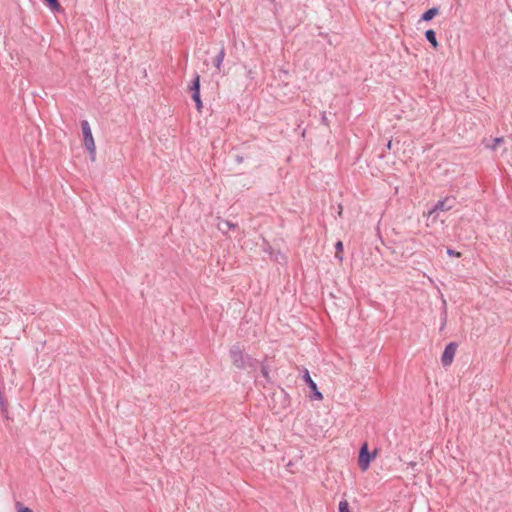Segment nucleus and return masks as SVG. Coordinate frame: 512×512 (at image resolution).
Masks as SVG:
<instances>
[{"label": "nucleus", "mask_w": 512, "mask_h": 512, "mask_svg": "<svg viewBox=\"0 0 512 512\" xmlns=\"http://www.w3.org/2000/svg\"><path fill=\"white\" fill-rule=\"evenodd\" d=\"M191 89L194 92H200V77H199V75H196V77H195V79L193 81V85H192Z\"/></svg>", "instance_id": "obj_14"}, {"label": "nucleus", "mask_w": 512, "mask_h": 512, "mask_svg": "<svg viewBox=\"0 0 512 512\" xmlns=\"http://www.w3.org/2000/svg\"><path fill=\"white\" fill-rule=\"evenodd\" d=\"M335 248H336V253H335V257L337 259H339V261H342L343 260V249H344V246H343V243L341 241H338L335 245Z\"/></svg>", "instance_id": "obj_8"}, {"label": "nucleus", "mask_w": 512, "mask_h": 512, "mask_svg": "<svg viewBox=\"0 0 512 512\" xmlns=\"http://www.w3.org/2000/svg\"><path fill=\"white\" fill-rule=\"evenodd\" d=\"M262 373H263L264 377L268 378V371L266 370V368L262 369Z\"/></svg>", "instance_id": "obj_19"}, {"label": "nucleus", "mask_w": 512, "mask_h": 512, "mask_svg": "<svg viewBox=\"0 0 512 512\" xmlns=\"http://www.w3.org/2000/svg\"><path fill=\"white\" fill-rule=\"evenodd\" d=\"M455 202L456 200L453 197H446L442 200H438L437 203L431 209L428 210V219L430 217H433V221L436 220V218L439 215V212L451 210L454 207Z\"/></svg>", "instance_id": "obj_2"}, {"label": "nucleus", "mask_w": 512, "mask_h": 512, "mask_svg": "<svg viewBox=\"0 0 512 512\" xmlns=\"http://www.w3.org/2000/svg\"><path fill=\"white\" fill-rule=\"evenodd\" d=\"M425 37L434 49L438 48L439 43L437 41L436 32L433 29H428L425 32Z\"/></svg>", "instance_id": "obj_7"}, {"label": "nucleus", "mask_w": 512, "mask_h": 512, "mask_svg": "<svg viewBox=\"0 0 512 512\" xmlns=\"http://www.w3.org/2000/svg\"><path fill=\"white\" fill-rule=\"evenodd\" d=\"M503 142V138L502 137H497V138H494L493 139V144L490 146L491 149L495 150L496 147Z\"/></svg>", "instance_id": "obj_16"}, {"label": "nucleus", "mask_w": 512, "mask_h": 512, "mask_svg": "<svg viewBox=\"0 0 512 512\" xmlns=\"http://www.w3.org/2000/svg\"><path fill=\"white\" fill-rule=\"evenodd\" d=\"M447 253H448L449 255H451V256H456V257H459V256L461 255L459 252H456V251H454V250H452V249H448V250H447Z\"/></svg>", "instance_id": "obj_17"}, {"label": "nucleus", "mask_w": 512, "mask_h": 512, "mask_svg": "<svg viewBox=\"0 0 512 512\" xmlns=\"http://www.w3.org/2000/svg\"><path fill=\"white\" fill-rule=\"evenodd\" d=\"M304 379H305L306 383L309 385V387H310L313 391H316V386H317V385H316V383L312 380V378L310 377L308 370H306V371H305Z\"/></svg>", "instance_id": "obj_11"}, {"label": "nucleus", "mask_w": 512, "mask_h": 512, "mask_svg": "<svg viewBox=\"0 0 512 512\" xmlns=\"http://www.w3.org/2000/svg\"><path fill=\"white\" fill-rule=\"evenodd\" d=\"M15 508L17 512H34L29 507L24 506L21 502H16Z\"/></svg>", "instance_id": "obj_13"}, {"label": "nucleus", "mask_w": 512, "mask_h": 512, "mask_svg": "<svg viewBox=\"0 0 512 512\" xmlns=\"http://www.w3.org/2000/svg\"><path fill=\"white\" fill-rule=\"evenodd\" d=\"M193 100L195 101L196 108L199 112H201L202 109V101L200 98V92H194L192 95Z\"/></svg>", "instance_id": "obj_12"}, {"label": "nucleus", "mask_w": 512, "mask_h": 512, "mask_svg": "<svg viewBox=\"0 0 512 512\" xmlns=\"http://www.w3.org/2000/svg\"><path fill=\"white\" fill-rule=\"evenodd\" d=\"M223 59H224V51L221 50V52L219 53V55L217 56V58L215 60V65L217 68H219L221 66Z\"/></svg>", "instance_id": "obj_15"}, {"label": "nucleus", "mask_w": 512, "mask_h": 512, "mask_svg": "<svg viewBox=\"0 0 512 512\" xmlns=\"http://www.w3.org/2000/svg\"><path fill=\"white\" fill-rule=\"evenodd\" d=\"M377 457V451H373L372 453L368 450V444L364 443L359 451L358 457V465L362 472H365L369 469L370 462Z\"/></svg>", "instance_id": "obj_3"}, {"label": "nucleus", "mask_w": 512, "mask_h": 512, "mask_svg": "<svg viewBox=\"0 0 512 512\" xmlns=\"http://www.w3.org/2000/svg\"><path fill=\"white\" fill-rule=\"evenodd\" d=\"M439 13V9L437 7H432L425 11L418 21L428 22L432 20Z\"/></svg>", "instance_id": "obj_6"}, {"label": "nucleus", "mask_w": 512, "mask_h": 512, "mask_svg": "<svg viewBox=\"0 0 512 512\" xmlns=\"http://www.w3.org/2000/svg\"><path fill=\"white\" fill-rule=\"evenodd\" d=\"M339 512H352L350 504L347 500H341L338 505Z\"/></svg>", "instance_id": "obj_9"}, {"label": "nucleus", "mask_w": 512, "mask_h": 512, "mask_svg": "<svg viewBox=\"0 0 512 512\" xmlns=\"http://www.w3.org/2000/svg\"><path fill=\"white\" fill-rule=\"evenodd\" d=\"M48 6L51 8V10L53 11H57L59 12L61 10V6H60V3L58 0H44Z\"/></svg>", "instance_id": "obj_10"}, {"label": "nucleus", "mask_w": 512, "mask_h": 512, "mask_svg": "<svg viewBox=\"0 0 512 512\" xmlns=\"http://www.w3.org/2000/svg\"><path fill=\"white\" fill-rule=\"evenodd\" d=\"M230 357L233 366L238 370L251 372L256 369V360L238 348L231 350Z\"/></svg>", "instance_id": "obj_1"}, {"label": "nucleus", "mask_w": 512, "mask_h": 512, "mask_svg": "<svg viewBox=\"0 0 512 512\" xmlns=\"http://www.w3.org/2000/svg\"><path fill=\"white\" fill-rule=\"evenodd\" d=\"M457 348L458 344L456 342H450L446 345L441 357V363L444 367L450 366L452 364Z\"/></svg>", "instance_id": "obj_5"}, {"label": "nucleus", "mask_w": 512, "mask_h": 512, "mask_svg": "<svg viewBox=\"0 0 512 512\" xmlns=\"http://www.w3.org/2000/svg\"><path fill=\"white\" fill-rule=\"evenodd\" d=\"M314 394H315V397L318 399V400H322L323 399V395L321 392L318 391V389L316 388V391H314Z\"/></svg>", "instance_id": "obj_18"}, {"label": "nucleus", "mask_w": 512, "mask_h": 512, "mask_svg": "<svg viewBox=\"0 0 512 512\" xmlns=\"http://www.w3.org/2000/svg\"><path fill=\"white\" fill-rule=\"evenodd\" d=\"M81 129H82V133H83L84 146L89 151V153L92 155V158L94 159L95 154H96V146H95V141H94L92 131H91L88 121L84 120L81 122Z\"/></svg>", "instance_id": "obj_4"}]
</instances>
